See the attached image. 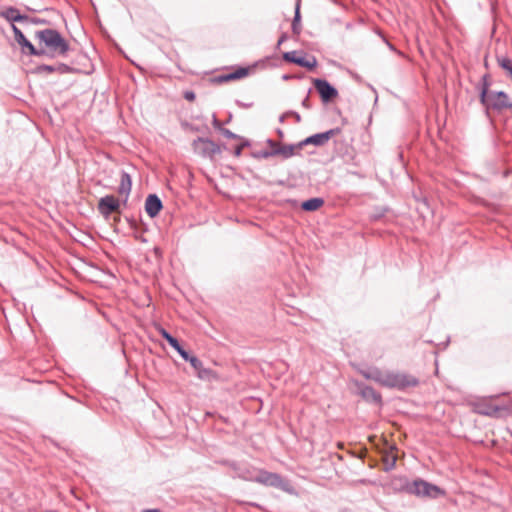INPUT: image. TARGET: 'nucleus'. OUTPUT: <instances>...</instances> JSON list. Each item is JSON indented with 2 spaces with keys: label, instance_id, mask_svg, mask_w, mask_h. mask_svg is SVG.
Returning a JSON list of instances; mask_svg holds the SVG:
<instances>
[{
  "label": "nucleus",
  "instance_id": "nucleus-1",
  "mask_svg": "<svg viewBox=\"0 0 512 512\" xmlns=\"http://www.w3.org/2000/svg\"><path fill=\"white\" fill-rule=\"evenodd\" d=\"M35 39L38 40L39 45L45 50L44 55L51 57L64 56L69 50L68 42L62 35L55 29H44L35 33Z\"/></svg>",
  "mask_w": 512,
  "mask_h": 512
},
{
  "label": "nucleus",
  "instance_id": "nucleus-2",
  "mask_svg": "<svg viewBox=\"0 0 512 512\" xmlns=\"http://www.w3.org/2000/svg\"><path fill=\"white\" fill-rule=\"evenodd\" d=\"M246 481L256 482L264 486L279 488L283 491L290 492V484L284 480L281 475L269 472L264 469H258L254 475H244Z\"/></svg>",
  "mask_w": 512,
  "mask_h": 512
},
{
  "label": "nucleus",
  "instance_id": "nucleus-3",
  "mask_svg": "<svg viewBox=\"0 0 512 512\" xmlns=\"http://www.w3.org/2000/svg\"><path fill=\"white\" fill-rule=\"evenodd\" d=\"M480 100L487 109L503 110L512 108V103L506 93L502 91L488 93L487 86L483 87Z\"/></svg>",
  "mask_w": 512,
  "mask_h": 512
},
{
  "label": "nucleus",
  "instance_id": "nucleus-4",
  "mask_svg": "<svg viewBox=\"0 0 512 512\" xmlns=\"http://www.w3.org/2000/svg\"><path fill=\"white\" fill-rule=\"evenodd\" d=\"M406 489L410 494L418 497L438 498L444 495L441 488L422 479L414 480L407 485Z\"/></svg>",
  "mask_w": 512,
  "mask_h": 512
},
{
  "label": "nucleus",
  "instance_id": "nucleus-5",
  "mask_svg": "<svg viewBox=\"0 0 512 512\" xmlns=\"http://www.w3.org/2000/svg\"><path fill=\"white\" fill-rule=\"evenodd\" d=\"M419 384V380L407 373L403 372H389L387 371L385 387L394 388L398 390H405L410 387H415Z\"/></svg>",
  "mask_w": 512,
  "mask_h": 512
},
{
  "label": "nucleus",
  "instance_id": "nucleus-6",
  "mask_svg": "<svg viewBox=\"0 0 512 512\" xmlns=\"http://www.w3.org/2000/svg\"><path fill=\"white\" fill-rule=\"evenodd\" d=\"M339 132H340V129L335 128V129H330V130L322 132V133H317V134L311 135V136L307 137L306 139H304L303 141H301L298 144V148H302L303 146H306V145L323 146L332 137L339 134Z\"/></svg>",
  "mask_w": 512,
  "mask_h": 512
},
{
  "label": "nucleus",
  "instance_id": "nucleus-7",
  "mask_svg": "<svg viewBox=\"0 0 512 512\" xmlns=\"http://www.w3.org/2000/svg\"><path fill=\"white\" fill-rule=\"evenodd\" d=\"M13 33L17 43L23 48L28 50L29 55L43 56L46 52L43 48H36L29 40L26 39L22 31L12 25Z\"/></svg>",
  "mask_w": 512,
  "mask_h": 512
},
{
  "label": "nucleus",
  "instance_id": "nucleus-8",
  "mask_svg": "<svg viewBox=\"0 0 512 512\" xmlns=\"http://www.w3.org/2000/svg\"><path fill=\"white\" fill-rule=\"evenodd\" d=\"M192 146L196 153L204 157L212 156L219 152L218 146L213 141L205 138H198L194 140Z\"/></svg>",
  "mask_w": 512,
  "mask_h": 512
},
{
  "label": "nucleus",
  "instance_id": "nucleus-9",
  "mask_svg": "<svg viewBox=\"0 0 512 512\" xmlns=\"http://www.w3.org/2000/svg\"><path fill=\"white\" fill-rule=\"evenodd\" d=\"M314 86L324 102H328L338 94L337 90L324 79H315Z\"/></svg>",
  "mask_w": 512,
  "mask_h": 512
},
{
  "label": "nucleus",
  "instance_id": "nucleus-10",
  "mask_svg": "<svg viewBox=\"0 0 512 512\" xmlns=\"http://www.w3.org/2000/svg\"><path fill=\"white\" fill-rule=\"evenodd\" d=\"M184 360L191 364L196 371L198 378L201 380H210L214 376L213 371L209 368H205L202 361L197 357L188 354L187 359Z\"/></svg>",
  "mask_w": 512,
  "mask_h": 512
},
{
  "label": "nucleus",
  "instance_id": "nucleus-11",
  "mask_svg": "<svg viewBox=\"0 0 512 512\" xmlns=\"http://www.w3.org/2000/svg\"><path fill=\"white\" fill-rule=\"evenodd\" d=\"M119 200L113 195H107L99 200L98 209L101 214L108 216L119 209Z\"/></svg>",
  "mask_w": 512,
  "mask_h": 512
},
{
  "label": "nucleus",
  "instance_id": "nucleus-12",
  "mask_svg": "<svg viewBox=\"0 0 512 512\" xmlns=\"http://www.w3.org/2000/svg\"><path fill=\"white\" fill-rule=\"evenodd\" d=\"M295 51L284 53L283 57L286 61L298 64L301 67L312 69L317 65V61L314 57L307 59L306 57H298Z\"/></svg>",
  "mask_w": 512,
  "mask_h": 512
},
{
  "label": "nucleus",
  "instance_id": "nucleus-13",
  "mask_svg": "<svg viewBox=\"0 0 512 512\" xmlns=\"http://www.w3.org/2000/svg\"><path fill=\"white\" fill-rule=\"evenodd\" d=\"M162 202L160 198L155 194H150L145 201L146 213L151 217H156L162 209Z\"/></svg>",
  "mask_w": 512,
  "mask_h": 512
},
{
  "label": "nucleus",
  "instance_id": "nucleus-14",
  "mask_svg": "<svg viewBox=\"0 0 512 512\" xmlns=\"http://www.w3.org/2000/svg\"><path fill=\"white\" fill-rule=\"evenodd\" d=\"M160 334L170 344V346L180 354L183 359H187L189 353L183 349L175 337H173L165 329H161Z\"/></svg>",
  "mask_w": 512,
  "mask_h": 512
},
{
  "label": "nucleus",
  "instance_id": "nucleus-15",
  "mask_svg": "<svg viewBox=\"0 0 512 512\" xmlns=\"http://www.w3.org/2000/svg\"><path fill=\"white\" fill-rule=\"evenodd\" d=\"M362 374L366 379L373 380L382 386L385 385L387 372H383L378 368H372L369 369L368 371L362 372Z\"/></svg>",
  "mask_w": 512,
  "mask_h": 512
},
{
  "label": "nucleus",
  "instance_id": "nucleus-16",
  "mask_svg": "<svg viewBox=\"0 0 512 512\" xmlns=\"http://www.w3.org/2000/svg\"><path fill=\"white\" fill-rule=\"evenodd\" d=\"M131 187H132V180H131L130 175L127 172L122 171L121 178H120V184H119V188H118V193L120 195H124L125 198L127 199L130 194Z\"/></svg>",
  "mask_w": 512,
  "mask_h": 512
},
{
  "label": "nucleus",
  "instance_id": "nucleus-17",
  "mask_svg": "<svg viewBox=\"0 0 512 512\" xmlns=\"http://www.w3.org/2000/svg\"><path fill=\"white\" fill-rule=\"evenodd\" d=\"M2 16L10 22H21L28 19L27 16L20 14L19 10L14 7L5 9Z\"/></svg>",
  "mask_w": 512,
  "mask_h": 512
},
{
  "label": "nucleus",
  "instance_id": "nucleus-18",
  "mask_svg": "<svg viewBox=\"0 0 512 512\" xmlns=\"http://www.w3.org/2000/svg\"><path fill=\"white\" fill-rule=\"evenodd\" d=\"M297 147L298 145H283L281 147H277L276 150H272V154L281 155L283 158L287 159L294 155Z\"/></svg>",
  "mask_w": 512,
  "mask_h": 512
},
{
  "label": "nucleus",
  "instance_id": "nucleus-19",
  "mask_svg": "<svg viewBox=\"0 0 512 512\" xmlns=\"http://www.w3.org/2000/svg\"><path fill=\"white\" fill-rule=\"evenodd\" d=\"M324 201L322 198H311L302 203V208L305 211H315L323 205Z\"/></svg>",
  "mask_w": 512,
  "mask_h": 512
},
{
  "label": "nucleus",
  "instance_id": "nucleus-20",
  "mask_svg": "<svg viewBox=\"0 0 512 512\" xmlns=\"http://www.w3.org/2000/svg\"><path fill=\"white\" fill-rule=\"evenodd\" d=\"M396 460L397 454L395 453L394 448H391L390 451L386 452L383 458L386 470L393 469L395 467Z\"/></svg>",
  "mask_w": 512,
  "mask_h": 512
},
{
  "label": "nucleus",
  "instance_id": "nucleus-21",
  "mask_svg": "<svg viewBox=\"0 0 512 512\" xmlns=\"http://www.w3.org/2000/svg\"><path fill=\"white\" fill-rule=\"evenodd\" d=\"M248 68H238L236 71L222 76V80L230 81L243 78L248 75Z\"/></svg>",
  "mask_w": 512,
  "mask_h": 512
},
{
  "label": "nucleus",
  "instance_id": "nucleus-22",
  "mask_svg": "<svg viewBox=\"0 0 512 512\" xmlns=\"http://www.w3.org/2000/svg\"><path fill=\"white\" fill-rule=\"evenodd\" d=\"M362 396L367 399H372L374 402L381 401V395L375 391L372 387H364L361 391Z\"/></svg>",
  "mask_w": 512,
  "mask_h": 512
},
{
  "label": "nucleus",
  "instance_id": "nucleus-23",
  "mask_svg": "<svg viewBox=\"0 0 512 512\" xmlns=\"http://www.w3.org/2000/svg\"><path fill=\"white\" fill-rule=\"evenodd\" d=\"M292 30L295 34H299L301 31L300 27V2L298 1L295 8V16L292 22Z\"/></svg>",
  "mask_w": 512,
  "mask_h": 512
},
{
  "label": "nucleus",
  "instance_id": "nucleus-24",
  "mask_svg": "<svg viewBox=\"0 0 512 512\" xmlns=\"http://www.w3.org/2000/svg\"><path fill=\"white\" fill-rule=\"evenodd\" d=\"M498 64L512 78V60L507 57H501V58H498Z\"/></svg>",
  "mask_w": 512,
  "mask_h": 512
},
{
  "label": "nucleus",
  "instance_id": "nucleus-25",
  "mask_svg": "<svg viewBox=\"0 0 512 512\" xmlns=\"http://www.w3.org/2000/svg\"><path fill=\"white\" fill-rule=\"evenodd\" d=\"M37 72L50 74L55 72V66L53 65H40L37 67Z\"/></svg>",
  "mask_w": 512,
  "mask_h": 512
},
{
  "label": "nucleus",
  "instance_id": "nucleus-26",
  "mask_svg": "<svg viewBox=\"0 0 512 512\" xmlns=\"http://www.w3.org/2000/svg\"><path fill=\"white\" fill-rule=\"evenodd\" d=\"M71 71V68L66 64H57L55 65V72H58L60 74H66Z\"/></svg>",
  "mask_w": 512,
  "mask_h": 512
},
{
  "label": "nucleus",
  "instance_id": "nucleus-27",
  "mask_svg": "<svg viewBox=\"0 0 512 512\" xmlns=\"http://www.w3.org/2000/svg\"><path fill=\"white\" fill-rule=\"evenodd\" d=\"M221 133L226 137V138H229V139H235L237 138V135L234 134L232 131H230L229 129H225V128H222L221 130Z\"/></svg>",
  "mask_w": 512,
  "mask_h": 512
},
{
  "label": "nucleus",
  "instance_id": "nucleus-28",
  "mask_svg": "<svg viewBox=\"0 0 512 512\" xmlns=\"http://www.w3.org/2000/svg\"><path fill=\"white\" fill-rule=\"evenodd\" d=\"M184 98L190 102L194 101L196 98V95L193 91H185L184 92Z\"/></svg>",
  "mask_w": 512,
  "mask_h": 512
},
{
  "label": "nucleus",
  "instance_id": "nucleus-29",
  "mask_svg": "<svg viewBox=\"0 0 512 512\" xmlns=\"http://www.w3.org/2000/svg\"><path fill=\"white\" fill-rule=\"evenodd\" d=\"M212 124H213V127H214L215 129H218V130H221V129H222L221 123L219 122V120L216 118V116H215V115L213 116Z\"/></svg>",
  "mask_w": 512,
  "mask_h": 512
},
{
  "label": "nucleus",
  "instance_id": "nucleus-30",
  "mask_svg": "<svg viewBox=\"0 0 512 512\" xmlns=\"http://www.w3.org/2000/svg\"><path fill=\"white\" fill-rule=\"evenodd\" d=\"M267 143L272 148V150H276L277 147H281V145L270 139L267 141Z\"/></svg>",
  "mask_w": 512,
  "mask_h": 512
},
{
  "label": "nucleus",
  "instance_id": "nucleus-31",
  "mask_svg": "<svg viewBox=\"0 0 512 512\" xmlns=\"http://www.w3.org/2000/svg\"><path fill=\"white\" fill-rule=\"evenodd\" d=\"M302 105H303L305 108H310V105H309V98H308V96L303 100Z\"/></svg>",
  "mask_w": 512,
  "mask_h": 512
},
{
  "label": "nucleus",
  "instance_id": "nucleus-32",
  "mask_svg": "<svg viewBox=\"0 0 512 512\" xmlns=\"http://www.w3.org/2000/svg\"><path fill=\"white\" fill-rule=\"evenodd\" d=\"M271 156H276V154H272V150L263 152V157L267 158V157H271Z\"/></svg>",
  "mask_w": 512,
  "mask_h": 512
},
{
  "label": "nucleus",
  "instance_id": "nucleus-33",
  "mask_svg": "<svg viewBox=\"0 0 512 512\" xmlns=\"http://www.w3.org/2000/svg\"><path fill=\"white\" fill-rule=\"evenodd\" d=\"M285 39V35L281 36L280 39L278 40V45H281L285 41Z\"/></svg>",
  "mask_w": 512,
  "mask_h": 512
},
{
  "label": "nucleus",
  "instance_id": "nucleus-34",
  "mask_svg": "<svg viewBox=\"0 0 512 512\" xmlns=\"http://www.w3.org/2000/svg\"><path fill=\"white\" fill-rule=\"evenodd\" d=\"M143 512H160L158 509H148L144 510Z\"/></svg>",
  "mask_w": 512,
  "mask_h": 512
},
{
  "label": "nucleus",
  "instance_id": "nucleus-35",
  "mask_svg": "<svg viewBox=\"0 0 512 512\" xmlns=\"http://www.w3.org/2000/svg\"><path fill=\"white\" fill-rule=\"evenodd\" d=\"M296 119L299 121L300 120V116L297 114L296 115Z\"/></svg>",
  "mask_w": 512,
  "mask_h": 512
}]
</instances>
